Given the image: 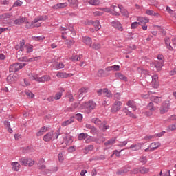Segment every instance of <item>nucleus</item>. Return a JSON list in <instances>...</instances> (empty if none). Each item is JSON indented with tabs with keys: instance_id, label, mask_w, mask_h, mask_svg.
<instances>
[{
	"instance_id": "nucleus-1",
	"label": "nucleus",
	"mask_w": 176,
	"mask_h": 176,
	"mask_svg": "<svg viewBox=\"0 0 176 176\" xmlns=\"http://www.w3.org/2000/svg\"><path fill=\"white\" fill-rule=\"evenodd\" d=\"M96 107L97 104L94 101L89 100V102L82 104L80 106H79V103H75L71 107L67 108V111L69 112H74L76 108H80V109H85L86 113H91V111L96 109Z\"/></svg>"
},
{
	"instance_id": "nucleus-2",
	"label": "nucleus",
	"mask_w": 176,
	"mask_h": 176,
	"mask_svg": "<svg viewBox=\"0 0 176 176\" xmlns=\"http://www.w3.org/2000/svg\"><path fill=\"white\" fill-rule=\"evenodd\" d=\"M60 136V129L56 131L55 133L49 132L43 136V141L45 142H49L50 141L57 140Z\"/></svg>"
},
{
	"instance_id": "nucleus-3",
	"label": "nucleus",
	"mask_w": 176,
	"mask_h": 176,
	"mask_svg": "<svg viewBox=\"0 0 176 176\" xmlns=\"http://www.w3.org/2000/svg\"><path fill=\"white\" fill-rule=\"evenodd\" d=\"M26 65V63H14L10 66V72H17V71H20V69L24 68Z\"/></svg>"
},
{
	"instance_id": "nucleus-4",
	"label": "nucleus",
	"mask_w": 176,
	"mask_h": 176,
	"mask_svg": "<svg viewBox=\"0 0 176 176\" xmlns=\"http://www.w3.org/2000/svg\"><path fill=\"white\" fill-rule=\"evenodd\" d=\"M165 45L167 47L170 51L174 50V48L176 47V38H173L172 39V45H171V41L170 38H165Z\"/></svg>"
},
{
	"instance_id": "nucleus-5",
	"label": "nucleus",
	"mask_w": 176,
	"mask_h": 176,
	"mask_svg": "<svg viewBox=\"0 0 176 176\" xmlns=\"http://www.w3.org/2000/svg\"><path fill=\"white\" fill-rule=\"evenodd\" d=\"M168 109H170V102L168 101H165L162 104L160 108V113L161 115H164V113L168 112Z\"/></svg>"
},
{
	"instance_id": "nucleus-6",
	"label": "nucleus",
	"mask_w": 176,
	"mask_h": 176,
	"mask_svg": "<svg viewBox=\"0 0 176 176\" xmlns=\"http://www.w3.org/2000/svg\"><path fill=\"white\" fill-rule=\"evenodd\" d=\"M123 105V103L120 101H116L111 107V113H116L120 111L121 107Z\"/></svg>"
},
{
	"instance_id": "nucleus-7",
	"label": "nucleus",
	"mask_w": 176,
	"mask_h": 176,
	"mask_svg": "<svg viewBox=\"0 0 176 176\" xmlns=\"http://www.w3.org/2000/svg\"><path fill=\"white\" fill-rule=\"evenodd\" d=\"M161 145L162 144L159 142H153L144 151L145 152H153V151H155V149H157V148H160Z\"/></svg>"
},
{
	"instance_id": "nucleus-8",
	"label": "nucleus",
	"mask_w": 176,
	"mask_h": 176,
	"mask_svg": "<svg viewBox=\"0 0 176 176\" xmlns=\"http://www.w3.org/2000/svg\"><path fill=\"white\" fill-rule=\"evenodd\" d=\"M143 145H144V143H141V142L133 144L131 145L130 147L128 148V149H131V151L135 152L137 151H140V149L142 148Z\"/></svg>"
},
{
	"instance_id": "nucleus-9",
	"label": "nucleus",
	"mask_w": 176,
	"mask_h": 176,
	"mask_svg": "<svg viewBox=\"0 0 176 176\" xmlns=\"http://www.w3.org/2000/svg\"><path fill=\"white\" fill-rule=\"evenodd\" d=\"M65 65H64L63 62H60V63L56 62L51 65V67L52 68V69H55L56 71L63 69V68H65Z\"/></svg>"
},
{
	"instance_id": "nucleus-10",
	"label": "nucleus",
	"mask_w": 176,
	"mask_h": 176,
	"mask_svg": "<svg viewBox=\"0 0 176 176\" xmlns=\"http://www.w3.org/2000/svg\"><path fill=\"white\" fill-rule=\"evenodd\" d=\"M111 25L113 28H116V30H118V31H123V25H122V23L119 21H112Z\"/></svg>"
},
{
	"instance_id": "nucleus-11",
	"label": "nucleus",
	"mask_w": 176,
	"mask_h": 176,
	"mask_svg": "<svg viewBox=\"0 0 176 176\" xmlns=\"http://www.w3.org/2000/svg\"><path fill=\"white\" fill-rule=\"evenodd\" d=\"M119 6H111L110 7L111 9V14H112L113 16H120V13H119V12H118L119 10Z\"/></svg>"
},
{
	"instance_id": "nucleus-12",
	"label": "nucleus",
	"mask_w": 176,
	"mask_h": 176,
	"mask_svg": "<svg viewBox=\"0 0 176 176\" xmlns=\"http://www.w3.org/2000/svg\"><path fill=\"white\" fill-rule=\"evenodd\" d=\"M116 142V138H113L104 142V146H106L107 149H109L112 148V146Z\"/></svg>"
},
{
	"instance_id": "nucleus-13",
	"label": "nucleus",
	"mask_w": 176,
	"mask_h": 176,
	"mask_svg": "<svg viewBox=\"0 0 176 176\" xmlns=\"http://www.w3.org/2000/svg\"><path fill=\"white\" fill-rule=\"evenodd\" d=\"M56 76L57 78H61L62 79H64L65 78H71L72 76H74V74L70 73H65V72H58L56 74Z\"/></svg>"
},
{
	"instance_id": "nucleus-14",
	"label": "nucleus",
	"mask_w": 176,
	"mask_h": 176,
	"mask_svg": "<svg viewBox=\"0 0 176 176\" xmlns=\"http://www.w3.org/2000/svg\"><path fill=\"white\" fill-rule=\"evenodd\" d=\"M46 131H49V126H45L41 127L38 131L36 133V135L37 137H41V135H43Z\"/></svg>"
},
{
	"instance_id": "nucleus-15",
	"label": "nucleus",
	"mask_w": 176,
	"mask_h": 176,
	"mask_svg": "<svg viewBox=\"0 0 176 176\" xmlns=\"http://www.w3.org/2000/svg\"><path fill=\"white\" fill-rule=\"evenodd\" d=\"M37 166L39 170H45L46 168V161H45V159L41 158L37 163Z\"/></svg>"
},
{
	"instance_id": "nucleus-16",
	"label": "nucleus",
	"mask_w": 176,
	"mask_h": 176,
	"mask_svg": "<svg viewBox=\"0 0 176 176\" xmlns=\"http://www.w3.org/2000/svg\"><path fill=\"white\" fill-rule=\"evenodd\" d=\"M82 41L83 43L87 45V46H89V47H91V45L93 43V40L91 39V38L89 36H83L82 38Z\"/></svg>"
},
{
	"instance_id": "nucleus-17",
	"label": "nucleus",
	"mask_w": 176,
	"mask_h": 176,
	"mask_svg": "<svg viewBox=\"0 0 176 176\" xmlns=\"http://www.w3.org/2000/svg\"><path fill=\"white\" fill-rule=\"evenodd\" d=\"M67 6H68V3H60L53 6L52 9L57 10L58 9H64L65 8H67Z\"/></svg>"
},
{
	"instance_id": "nucleus-18",
	"label": "nucleus",
	"mask_w": 176,
	"mask_h": 176,
	"mask_svg": "<svg viewBox=\"0 0 176 176\" xmlns=\"http://www.w3.org/2000/svg\"><path fill=\"white\" fill-rule=\"evenodd\" d=\"M16 80H17V74H10L7 77V82L8 83H10V84L14 83Z\"/></svg>"
},
{
	"instance_id": "nucleus-19",
	"label": "nucleus",
	"mask_w": 176,
	"mask_h": 176,
	"mask_svg": "<svg viewBox=\"0 0 176 176\" xmlns=\"http://www.w3.org/2000/svg\"><path fill=\"white\" fill-rule=\"evenodd\" d=\"M91 24L95 27V31H98L101 30V24H100V21L96 20V21H90L89 25Z\"/></svg>"
},
{
	"instance_id": "nucleus-20",
	"label": "nucleus",
	"mask_w": 176,
	"mask_h": 176,
	"mask_svg": "<svg viewBox=\"0 0 176 176\" xmlns=\"http://www.w3.org/2000/svg\"><path fill=\"white\" fill-rule=\"evenodd\" d=\"M152 86L153 87L154 89H157L159 87V81L157 80V76L154 75L152 76Z\"/></svg>"
},
{
	"instance_id": "nucleus-21",
	"label": "nucleus",
	"mask_w": 176,
	"mask_h": 176,
	"mask_svg": "<svg viewBox=\"0 0 176 176\" xmlns=\"http://www.w3.org/2000/svg\"><path fill=\"white\" fill-rule=\"evenodd\" d=\"M75 122V118L74 117H71L69 120L64 121L62 122V127H67V126H69L72 123H74Z\"/></svg>"
},
{
	"instance_id": "nucleus-22",
	"label": "nucleus",
	"mask_w": 176,
	"mask_h": 176,
	"mask_svg": "<svg viewBox=\"0 0 176 176\" xmlns=\"http://www.w3.org/2000/svg\"><path fill=\"white\" fill-rule=\"evenodd\" d=\"M138 21H139L140 25H142L149 22V18L139 16L138 17Z\"/></svg>"
},
{
	"instance_id": "nucleus-23",
	"label": "nucleus",
	"mask_w": 176,
	"mask_h": 176,
	"mask_svg": "<svg viewBox=\"0 0 176 176\" xmlns=\"http://www.w3.org/2000/svg\"><path fill=\"white\" fill-rule=\"evenodd\" d=\"M52 77L49 75H44L39 78V83H45V82H49L51 80Z\"/></svg>"
},
{
	"instance_id": "nucleus-24",
	"label": "nucleus",
	"mask_w": 176,
	"mask_h": 176,
	"mask_svg": "<svg viewBox=\"0 0 176 176\" xmlns=\"http://www.w3.org/2000/svg\"><path fill=\"white\" fill-rule=\"evenodd\" d=\"M30 80H35L39 82V76L35 73H30L28 74Z\"/></svg>"
},
{
	"instance_id": "nucleus-25",
	"label": "nucleus",
	"mask_w": 176,
	"mask_h": 176,
	"mask_svg": "<svg viewBox=\"0 0 176 176\" xmlns=\"http://www.w3.org/2000/svg\"><path fill=\"white\" fill-rule=\"evenodd\" d=\"M118 7H119V10H120L121 14L122 16H124V17H129V11H127V10L124 9V8H123V6H118Z\"/></svg>"
},
{
	"instance_id": "nucleus-26",
	"label": "nucleus",
	"mask_w": 176,
	"mask_h": 176,
	"mask_svg": "<svg viewBox=\"0 0 176 176\" xmlns=\"http://www.w3.org/2000/svg\"><path fill=\"white\" fill-rule=\"evenodd\" d=\"M25 21H27V18L21 17L14 20V24H15V25H20V24H23V23H25Z\"/></svg>"
},
{
	"instance_id": "nucleus-27",
	"label": "nucleus",
	"mask_w": 176,
	"mask_h": 176,
	"mask_svg": "<svg viewBox=\"0 0 176 176\" xmlns=\"http://www.w3.org/2000/svg\"><path fill=\"white\" fill-rule=\"evenodd\" d=\"M47 19H49L47 15H42L37 16L34 20L35 23H38V21H45V20H47Z\"/></svg>"
},
{
	"instance_id": "nucleus-28",
	"label": "nucleus",
	"mask_w": 176,
	"mask_h": 176,
	"mask_svg": "<svg viewBox=\"0 0 176 176\" xmlns=\"http://www.w3.org/2000/svg\"><path fill=\"white\" fill-rule=\"evenodd\" d=\"M151 101H153V102H155V104H160V102H162V97H159V96H151Z\"/></svg>"
},
{
	"instance_id": "nucleus-29",
	"label": "nucleus",
	"mask_w": 176,
	"mask_h": 176,
	"mask_svg": "<svg viewBox=\"0 0 176 176\" xmlns=\"http://www.w3.org/2000/svg\"><path fill=\"white\" fill-rule=\"evenodd\" d=\"M116 77L118 79H120V80H124V82H127L128 80L127 77L124 76L123 74L120 72L116 74Z\"/></svg>"
},
{
	"instance_id": "nucleus-30",
	"label": "nucleus",
	"mask_w": 176,
	"mask_h": 176,
	"mask_svg": "<svg viewBox=\"0 0 176 176\" xmlns=\"http://www.w3.org/2000/svg\"><path fill=\"white\" fill-rule=\"evenodd\" d=\"M11 166L13 171H18L19 170H20L21 166H20V164H19L18 162H12Z\"/></svg>"
},
{
	"instance_id": "nucleus-31",
	"label": "nucleus",
	"mask_w": 176,
	"mask_h": 176,
	"mask_svg": "<svg viewBox=\"0 0 176 176\" xmlns=\"http://www.w3.org/2000/svg\"><path fill=\"white\" fill-rule=\"evenodd\" d=\"M155 67L157 68V71H160L163 67V60H155Z\"/></svg>"
},
{
	"instance_id": "nucleus-32",
	"label": "nucleus",
	"mask_w": 176,
	"mask_h": 176,
	"mask_svg": "<svg viewBox=\"0 0 176 176\" xmlns=\"http://www.w3.org/2000/svg\"><path fill=\"white\" fill-rule=\"evenodd\" d=\"M127 107L132 108L133 111H137V106H135V102L133 100H129L126 103Z\"/></svg>"
},
{
	"instance_id": "nucleus-33",
	"label": "nucleus",
	"mask_w": 176,
	"mask_h": 176,
	"mask_svg": "<svg viewBox=\"0 0 176 176\" xmlns=\"http://www.w3.org/2000/svg\"><path fill=\"white\" fill-rule=\"evenodd\" d=\"M99 128L100 130H102V131L105 132L107 130H108V129H109V125H107V122L103 121Z\"/></svg>"
},
{
	"instance_id": "nucleus-34",
	"label": "nucleus",
	"mask_w": 176,
	"mask_h": 176,
	"mask_svg": "<svg viewBox=\"0 0 176 176\" xmlns=\"http://www.w3.org/2000/svg\"><path fill=\"white\" fill-rule=\"evenodd\" d=\"M58 171V167L54 166L50 169H46L45 173V174H53V173H57Z\"/></svg>"
},
{
	"instance_id": "nucleus-35",
	"label": "nucleus",
	"mask_w": 176,
	"mask_h": 176,
	"mask_svg": "<svg viewBox=\"0 0 176 176\" xmlns=\"http://www.w3.org/2000/svg\"><path fill=\"white\" fill-rule=\"evenodd\" d=\"M87 91H89V89L86 87H82L80 89L78 92L79 98H80L81 97H83V93H87Z\"/></svg>"
},
{
	"instance_id": "nucleus-36",
	"label": "nucleus",
	"mask_w": 176,
	"mask_h": 176,
	"mask_svg": "<svg viewBox=\"0 0 176 176\" xmlns=\"http://www.w3.org/2000/svg\"><path fill=\"white\" fill-rule=\"evenodd\" d=\"M91 122L92 123H94L96 126H99L100 127L102 124V122L104 121H101V120H100L99 118H95L91 120Z\"/></svg>"
},
{
	"instance_id": "nucleus-37",
	"label": "nucleus",
	"mask_w": 176,
	"mask_h": 176,
	"mask_svg": "<svg viewBox=\"0 0 176 176\" xmlns=\"http://www.w3.org/2000/svg\"><path fill=\"white\" fill-rule=\"evenodd\" d=\"M26 53H32L34 52V46L30 44H26L25 46Z\"/></svg>"
},
{
	"instance_id": "nucleus-38",
	"label": "nucleus",
	"mask_w": 176,
	"mask_h": 176,
	"mask_svg": "<svg viewBox=\"0 0 176 176\" xmlns=\"http://www.w3.org/2000/svg\"><path fill=\"white\" fill-rule=\"evenodd\" d=\"M131 168L129 166L125 167L124 169H122L120 170H118L117 172V174H118V175H122L123 174H126V173H129V171H130Z\"/></svg>"
},
{
	"instance_id": "nucleus-39",
	"label": "nucleus",
	"mask_w": 176,
	"mask_h": 176,
	"mask_svg": "<svg viewBox=\"0 0 176 176\" xmlns=\"http://www.w3.org/2000/svg\"><path fill=\"white\" fill-rule=\"evenodd\" d=\"M65 42L67 45V47H71V46H74V45H75V41H74L73 39L68 40L65 38Z\"/></svg>"
},
{
	"instance_id": "nucleus-40",
	"label": "nucleus",
	"mask_w": 176,
	"mask_h": 176,
	"mask_svg": "<svg viewBox=\"0 0 176 176\" xmlns=\"http://www.w3.org/2000/svg\"><path fill=\"white\" fill-rule=\"evenodd\" d=\"M82 57H83V55L82 54H80L78 56H73L71 57V60L72 61H80Z\"/></svg>"
},
{
	"instance_id": "nucleus-41",
	"label": "nucleus",
	"mask_w": 176,
	"mask_h": 176,
	"mask_svg": "<svg viewBox=\"0 0 176 176\" xmlns=\"http://www.w3.org/2000/svg\"><path fill=\"white\" fill-rule=\"evenodd\" d=\"M88 136L89 135H87V133H80L78 135V140L79 141H82L83 140H86V138H87Z\"/></svg>"
},
{
	"instance_id": "nucleus-42",
	"label": "nucleus",
	"mask_w": 176,
	"mask_h": 176,
	"mask_svg": "<svg viewBox=\"0 0 176 176\" xmlns=\"http://www.w3.org/2000/svg\"><path fill=\"white\" fill-rule=\"evenodd\" d=\"M25 93L28 98H30V100L35 97V95L34 94V93L31 92V91H30V90H26L25 91Z\"/></svg>"
},
{
	"instance_id": "nucleus-43",
	"label": "nucleus",
	"mask_w": 176,
	"mask_h": 176,
	"mask_svg": "<svg viewBox=\"0 0 176 176\" xmlns=\"http://www.w3.org/2000/svg\"><path fill=\"white\" fill-rule=\"evenodd\" d=\"M25 27L28 28V29H29V30H30V29H32V28H34V23H35V21L34 20H33L32 21V23H30V22H28V21H25Z\"/></svg>"
},
{
	"instance_id": "nucleus-44",
	"label": "nucleus",
	"mask_w": 176,
	"mask_h": 176,
	"mask_svg": "<svg viewBox=\"0 0 176 176\" xmlns=\"http://www.w3.org/2000/svg\"><path fill=\"white\" fill-rule=\"evenodd\" d=\"M146 14L148 16H159V13L155 12L153 10H146Z\"/></svg>"
},
{
	"instance_id": "nucleus-45",
	"label": "nucleus",
	"mask_w": 176,
	"mask_h": 176,
	"mask_svg": "<svg viewBox=\"0 0 176 176\" xmlns=\"http://www.w3.org/2000/svg\"><path fill=\"white\" fill-rule=\"evenodd\" d=\"M93 149H94V146L89 145L84 148V151H85L84 152L85 153H89V152L93 151Z\"/></svg>"
},
{
	"instance_id": "nucleus-46",
	"label": "nucleus",
	"mask_w": 176,
	"mask_h": 176,
	"mask_svg": "<svg viewBox=\"0 0 176 176\" xmlns=\"http://www.w3.org/2000/svg\"><path fill=\"white\" fill-rule=\"evenodd\" d=\"M166 12H168L172 17H176V13L173 10H171L170 7H166Z\"/></svg>"
},
{
	"instance_id": "nucleus-47",
	"label": "nucleus",
	"mask_w": 176,
	"mask_h": 176,
	"mask_svg": "<svg viewBox=\"0 0 176 176\" xmlns=\"http://www.w3.org/2000/svg\"><path fill=\"white\" fill-rule=\"evenodd\" d=\"M10 17H12V14H10V13H5L0 15V19H3V20H8V19H10Z\"/></svg>"
},
{
	"instance_id": "nucleus-48",
	"label": "nucleus",
	"mask_w": 176,
	"mask_h": 176,
	"mask_svg": "<svg viewBox=\"0 0 176 176\" xmlns=\"http://www.w3.org/2000/svg\"><path fill=\"white\" fill-rule=\"evenodd\" d=\"M19 162L22 166H28V158H21Z\"/></svg>"
},
{
	"instance_id": "nucleus-49",
	"label": "nucleus",
	"mask_w": 176,
	"mask_h": 176,
	"mask_svg": "<svg viewBox=\"0 0 176 176\" xmlns=\"http://www.w3.org/2000/svg\"><path fill=\"white\" fill-rule=\"evenodd\" d=\"M139 173H140L141 174H146L149 173V169L145 167H140L139 168Z\"/></svg>"
},
{
	"instance_id": "nucleus-50",
	"label": "nucleus",
	"mask_w": 176,
	"mask_h": 176,
	"mask_svg": "<svg viewBox=\"0 0 176 176\" xmlns=\"http://www.w3.org/2000/svg\"><path fill=\"white\" fill-rule=\"evenodd\" d=\"M64 155H65V152L62 151L58 154V160L60 163H63L64 162Z\"/></svg>"
},
{
	"instance_id": "nucleus-51",
	"label": "nucleus",
	"mask_w": 176,
	"mask_h": 176,
	"mask_svg": "<svg viewBox=\"0 0 176 176\" xmlns=\"http://www.w3.org/2000/svg\"><path fill=\"white\" fill-rule=\"evenodd\" d=\"M151 94H155V92H153V91H148L147 94H142L141 95V97L142 98H149V96H151Z\"/></svg>"
},
{
	"instance_id": "nucleus-52",
	"label": "nucleus",
	"mask_w": 176,
	"mask_h": 176,
	"mask_svg": "<svg viewBox=\"0 0 176 176\" xmlns=\"http://www.w3.org/2000/svg\"><path fill=\"white\" fill-rule=\"evenodd\" d=\"M89 5H92L93 6H97L100 5V1L98 0H89L88 1Z\"/></svg>"
},
{
	"instance_id": "nucleus-53",
	"label": "nucleus",
	"mask_w": 176,
	"mask_h": 176,
	"mask_svg": "<svg viewBox=\"0 0 176 176\" xmlns=\"http://www.w3.org/2000/svg\"><path fill=\"white\" fill-rule=\"evenodd\" d=\"M33 41H36L37 42H41V41H43L45 39V36H32Z\"/></svg>"
},
{
	"instance_id": "nucleus-54",
	"label": "nucleus",
	"mask_w": 176,
	"mask_h": 176,
	"mask_svg": "<svg viewBox=\"0 0 176 176\" xmlns=\"http://www.w3.org/2000/svg\"><path fill=\"white\" fill-rule=\"evenodd\" d=\"M139 162H140V163H142L143 164H146V163L148 162V159L146 158V156L142 155L139 159Z\"/></svg>"
},
{
	"instance_id": "nucleus-55",
	"label": "nucleus",
	"mask_w": 176,
	"mask_h": 176,
	"mask_svg": "<svg viewBox=\"0 0 176 176\" xmlns=\"http://www.w3.org/2000/svg\"><path fill=\"white\" fill-rule=\"evenodd\" d=\"M98 76H100V78H102L104 76H107V74H105V72L104 69H100L98 72Z\"/></svg>"
},
{
	"instance_id": "nucleus-56",
	"label": "nucleus",
	"mask_w": 176,
	"mask_h": 176,
	"mask_svg": "<svg viewBox=\"0 0 176 176\" xmlns=\"http://www.w3.org/2000/svg\"><path fill=\"white\" fill-rule=\"evenodd\" d=\"M92 49H94L95 50H98L101 49V44L100 43H94L93 45L91 44Z\"/></svg>"
},
{
	"instance_id": "nucleus-57",
	"label": "nucleus",
	"mask_w": 176,
	"mask_h": 176,
	"mask_svg": "<svg viewBox=\"0 0 176 176\" xmlns=\"http://www.w3.org/2000/svg\"><path fill=\"white\" fill-rule=\"evenodd\" d=\"M19 46L21 47V52H24V49H25V41L24 40L21 41Z\"/></svg>"
},
{
	"instance_id": "nucleus-58",
	"label": "nucleus",
	"mask_w": 176,
	"mask_h": 176,
	"mask_svg": "<svg viewBox=\"0 0 176 176\" xmlns=\"http://www.w3.org/2000/svg\"><path fill=\"white\" fill-rule=\"evenodd\" d=\"M167 130L168 131H174V130H176V123L169 125Z\"/></svg>"
},
{
	"instance_id": "nucleus-59",
	"label": "nucleus",
	"mask_w": 176,
	"mask_h": 176,
	"mask_svg": "<svg viewBox=\"0 0 176 176\" xmlns=\"http://www.w3.org/2000/svg\"><path fill=\"white\" fill-rule=\"evenodd\" d=\"M148 109H149V111H151V112H153V111H156V107H153V102H150L148 104V105L147 106Z\"/></svg>"
},
{
	"instance_id": "nucleus-60",
	"label": "nucleus",
	"mask_w": 176,
	"mask_h": 176,
	"mask_svg": "<svg viewBox=\"0 0 176 176\" xmlns=\"http://www.w3.org/2000/svg\"><path fill=\"white\" fill-rule=\"evenodd\" d=\"M67 2L69 3L70 6H77L78 1L76 0H67Z\"/></svg>"
},
{
	"instance_id": "nucleus-61",
	"label": "nucleus",
	"mask_w": 176,
	"mask_h": 176,
	"mask_svg": "<svg viewBox=\"0 0 176 176\" xmlns=\"http://www.w3.org/2000/svg\"><path fill=\"white\" fill-rule=\"evenodd\" d=\"M41 56H35V57L29 58L28 61H29V63H31L32 61H38V60H41Z\"/></svg>"
},
{
	"instance_id": "nucleus-62",
	"label": "nucleus",
	"mask_w": 176,
	"mask_h": 176,
	"mask_svg": "<svg viewBox=\"0 0 176 176\" xmlns=\"http://www.w3.org/2000/svg\"><path fill=\"white\" fill-rule=\"evenodd\" d=\"M140 25V22H133L131 25V30H135Z\"/></svg>"
},
{
	"instance_id": "nucleus-63",
	"label": "nucleus",
	"mask_w": 176,
	"mask_h": 176,
	"mask_svg": "<svg viewBox=\"0 0 176 176\" xmlns=\"http://www.w3.org/2000/svg\"><path fill=\"white\" fill-rule=\"evenodd\" d=\"M104 96L106 97L111 98L112 97V93H111V91L108 90V89L106 88V91L104 93Z\"/></svg>"
},
{
	"instance_id": "nucleus-64",
	"label": "nucleus",
	"mask_w": 176,
	"mask_h": 176,
	"mask_svg": "<svg viewBox=\"0 0 176 176\" xmlns=\"http://www.w3.org/2000/svg\"><path fill=\"white\" fill-rule=\"evenodd\" d=\"M61 97H63V92H58L56 94L55 97L54 98H55V100H60Z\"/></svg>"
}]
</instances>
